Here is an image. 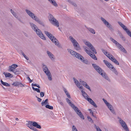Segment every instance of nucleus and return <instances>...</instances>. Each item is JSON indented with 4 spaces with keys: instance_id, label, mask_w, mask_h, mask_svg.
<instances>
[{
    "instance_id": "f257e3e1",
    "label": "nucleus",
    "mask_w": 131,
    "mask_h": 131,
    "mask_svg": "<svg viewBox=\"0 0 131 131\" xmlns=\"http://www.w3.org/2000/svg\"><path fill=\"white\" fill-rule=\"evenodd\" d=\"M92 65L94 68L99 74L106 79L108 81H110V79L106 73L99 66L94 63H93Z\"/></svg>"
},
{
    "instance_id": "f03ea898",
    "label": "nucleus",
    "mask_w": 131,
    "mask_h": 131,
    "mask_svg": "<svg viewBox=\"0 0 131 131\" xmlns=\"http://www.w3.org/2000/svg\"><path fill=\"white\" fill-rule=\"evenodd\" d=\"M25 11L27 13L32 19L35 20L38 24L42 25L43 26H45L43 22L41 21L33 13L28 9H26Z\"/></svg>"
},
{
    "instance_id": "7ed1b4c3",
    "label": "nucleus",
    "mask_w": 131,
    "mask_h": 131,
    "mask_svg": "<svg viewBox=\"0 0 131 131\" xmlns=\"http://www.w3.org/2000/svg\"><path fill=\"white\" fill-rule=\"evenodd\" d=\"M44 32L46 35L59 48H61V45L59 44L58 41L54 36L47 31H45Z\"/></svg>"
},
{
    "instance_id": "20e7f679",
    "label": "nucleus",
    "mask_w": 131,
    "mask_h": 131,
    "mask_svg": "<svg viewBox=\"0 0 131 131\" xmlns=\"http://www.w3.org/2000/svg\"><path fill=\"white\" fill-rule=\"evenodd\" d=\"M103 62L107 67L113 72L116 75H118V72L116 69L111 63L105 60H104Z\"/></svg>"
},
{
    "instance_id": "39448f33",
    "label": "nucleus",
    "mask_w": 131,
    "mask_h": 131,
    "mask_svg": "<svg viewBox=\"0 0 131 131\" xmlns=\"http://www.w3.org/2000/svg\"><path fill=\"white\" fill-rule=\"evenodd\" d=\"M69 39L72 43L74 49L77 50L81 49V48L78 42L72 37L70 36Z\"/></svg>"
},
{
    "instance_id": "423d86ee",
    "label": "nucleus",
    "mask_w": 131,
    "mask_h": 131,
    "mask_svg": "<svg viewBox=\"0 0 131 131\" xmlns=\"http://www.w3.org/2000/svg\"><path fill=\"white\" fill-rule=\"evenodd\" d=\"M75 111L77 114L79 115L81 118L84 119V116L82 113L80 112V110L76 106L73 104H72L70 106Z\"/></svg>"
},
{
    "instance_id": "0eeeda50",
    "label": "nucleus",
    "mask_w": 131,
    "mask_h": 131,
    "mask_svg": "<svg viewBox=\"0 0 131 131\" xmlns=\"http://www.w3.org/2000/svg\"><path fill=\"white\" fill-rule=\"evenodd\" d=\"M117 118L119 119V122L123 129L126 131H129L128 127L125 122L119 117H118Z\"/></svg>"
},
{
    "instance_id": "6e6552de",
    "label": "nucleus",
    "mask_w": 131,
    "mask_h": 131,
    "mask_svg": "<svg viewBox=\"0 0 131 131\" xmlns=\"http://www.w3.org/2000/svg\"><path fill=\"white\" fill-rule=\"evenodd\" d=\"M101 20L103 21L104 24L111 31H113L114 30L112 26L103 17L101 18Z\"/></svg>"
},
{
    "instance_id": "1a4fd4ad",
    "label": "nucleus",
    "mask_w": 131,
    "mask_h": 131,
    "mask_svg": "<svg viewBox=\"0 0 131 131\" xmlns=\"http://www.w3.org/2000/svg\"><path fill=\"white\" fill-rule=\"evenodd\" d=\"M83 42L88 47H89V48L93 52L96 54V50L94 47L93 45L89 41H86L85 40H83Z\"/></svg>"
},
{
    "instance_id": "9d476101",
    "label": "nucleus",
    "mask_w": 131,
    "mask_h": 131,
    "mask_svg": "<svg viewBox=\"0 0 131 131\" xmlns=\"http://www.w3.org/2000/svg\"><path fill=\"white\" fill-rule=\"evenodd\" d=\"M37 34L41 38L43 39L44 40H46V38L45 36L42 34L41 30L38 28L35 31Z\"/></svg>"
},
{
    "instance_id": "9b49d317",
    "label": "nucleus",
    "mask_w": 131,
    "mask_h": 131,
    "mask_svg": "<svg viewBox=\"0 0 131 131\" xmlns=\"http://www.w3.org/2000/svg\"><path fill=\"white\" fill-rule=\"evenodd\" d=\"M10 11L11 13L14 16L17 18L21 23L22 24H24V23L20 18H18L17 14L12 9L10 10Z\"/></svg>"
},
{
    "instance_id": "f8f14e48",
    "label": "nucleus",
    "mask_w": 131,
    "mask_h": 131,
    "mask_svg": "<svg viewBox=\"0 0 131 131\" xmlns=\"http://www.w3.org/2000/svg\"><path fill=\"white\" fill-rule=\"evenodd\" d=\"M79 59L81 61V62L85 63L86 64L89 65L90 64L89 62L86 59H84V57L81 55Z\"/></svg>"
},
{
    "instance_id": "ddd939ff",
    "label": "nucleus",
    "mask_w": 131,
    "mask_h": 131,
    "mask_svg": "<svg viewBox=\"0 0 131 131\" xmlns=\"http://www.w3.org/2000/svg\"><path fill=\"white\" fill-rule=\"evenodd\" d=\"M12 85L14 86H19L20 87H23L25 86L21 82H16L13 83Z\"/></svg>"
},
{
    "instance_id": "4468645a",
    "label": "nucleus",
    "mask_w": 131,
    "mask_h": 131,
    "mask_svg": "<svg viewBox=\"0 0 131 131\" xmlns=\"http://www.w3.org/2000/svg\"><path fill=\"white\" fill-rule=\"evenodd\" d=\"M53 26L58 27L59 26V23L55 18L50 22Z\"/></svg>"
},
{
    "instance_id": "2eb2a0df",
    "label": "nucleus",
    "mask_w": 131,
    "mask_h": 131,
    "mask_svg": "<svg viewBox=\"0 0 131 131\" xmlns=\"http://www.w3.org/2000/svg\"><path fill=\"white\" fill-rule=\"evenodd\" d=\"M71 54L73 56L75 57L78 59L81 56V55L79 53L73 50Z\"/></svg>"
},
{
    "instance_id": "dca6fc26",
    "label": "nucleus",
    "mask_w": 131,
    "mask_h": 131,
    "mask_svg": "<svg viewBox=\"0 0 131 131\" xmlns=\"http://www.w3.org/2000/svg\"><path fill=\"white\" fill-rule=\"evenodd\" d=\"M90 102V103L92 105H93L96 108L97 107V105H96L94 101H93L92 99L89 97H87L86 99Z\"/></svg>"
},
{
    "instance_id": "f3484780",
    "label": "nucleus",
    "mask_w": 131,
    "mask_h": 131,
    "mask_svg": "<svg viewBox=\"0 0 131 131\" xmlns=\"http://www.w3.org/2000/svg\"><path fill=\"white\" fill-rule=\"evenodd\" d=\"M29 24L32 29L35 31L38 28L37 27L35 24L31 23H30Z\"/></svg>"
},
{
    "instance_id": "a211bd4d",
    "label": "nucleus",
    "mask_w": 131,
    "mask_h": 131,
    "mask_svg": "<svg viewBox=\"0 0 131 131\" xmlns=\"http://www.w3.org/2000/svg\"><path fill=\"white\" fill-rule=\"evenodd\" d=\"M47 53L51 60H53L55 59L54 56L49 51H47Z\"/></svg>"
},
{
    "instance_id": "6ab92c4d",
    "label": "nucleus",
    "mask_w": 131,
    "mask_h": 131,
    "mask_svg": "<svg viewBox=\"0 0 131 131\" xmlns=\"http://www.w3.org/2000/svg\"><path fill=\"white\" fill-rule=\"evenodd\" d=\"M118 23L121 26L122 28L125 31H126L129 29L127 28V27L125 26L122 23L118 21Z\"/></svg>"
},
{
    "instance_id": "aec40b11",
    "label": "nucleus",
    "mask_w": 131,
    "mask_h": 131,
    "mask_svg": "<svg viewBox=\"0 0 131 131\" xmlns=\"http://www.w3.org/2000/svg\"><path fill=\"white\" fill-rule=\"evenodd\" d=\"M118 45H119L117 47V48L122 52H123L124 53H126L127 52L126 51L123 46L120 44L119 45L118 44Z\"/></svg>"
},
{
    "instance_id": "412c9836",
    "label": "nucleus",
    "mask_w": 131,
    "mask_h": 131,
    "mask_svg": "<svg viewBox=\"0 0 131 131\" xmlns=\"http://www.w3.org/2000/svg\"><path fill=\"white\" fill-rule=\"evenodd\" d=\"M110 111L114 114L115 113V112L112 106L110 104L106 105Z\"/></svg>"
},
{
    "instance_id": "4be33fe9",
    "label": "nucleus",
    "mask_w": 131,
    "mask_h": 131,
    "mask_svg": "<svg viewBox=\"0 0 131 131\" xmlns=\"http://www.w3.org/2000/svg\"><path fill=\"white\" fill-rule=\"evenodd\" d=\"M34 121H28V123L26 124V125L30 129L33 126V123Z\"/></svg>"
},
{
    "instance_id": "5701e85b",
    "label": "nucleus",
    "mask_w": 131,
    "mask_h": 131,
    "mask_svg": "<svg viewBox=\"0 0 131 131\" xmlns=\"http://www.w3.org/2000/svg\"><path fill=\"white\" fill-rule=\"evenodd\" d=\"M9 71H12L14 72L15 74H19L20 72L19 71H17L16 69H10L9 70H8Z\"/></svg>"
},
{
    "instance_id": "b1692460",
    "label": "nucleus",
    "mask_w": 131,
    "mask_h": 131,
    "mask_svg": "<svg viewBox=\"0 0 131 131\" xmlns=\"http://www.w3.org/2000/svg\"><path fill=\"white\" fill-rule=\"evenodd\" d=\"M110 59L116 64L118 65H119V63L118 61L113 57V56H112V57H111Z\"/></svg>"
},
{
    "instance_id": "393cba45",
    "label": "nucleus",
    "mask_w": 131,
    "mask_h": 131,
    "mask_svg": "<svg viewBox=\"0 0 131 131\" xmlns=\"http://www.w3.org/2000/svg\"><path fill=\"white\" fill-rule=\"evenodd\" d=\"M49 15L48 16V18L49 21L50 22H51L53 19L54 20L55 18L51 14L49 13L48 14Z\"/></svg>"
},
{
    "instance_id": "a878e982",
    "label": "nucleus",
    "mask_w": 131,
    "mask_h": 131,
    "mask_svg": "<svg viewBox=\"0 0 131 131\" xmlns=\"http://www.w3.org/2000/svg\"><path fill=\"white\" fill-rule=\"evenodd\" d=\"M3 74L5 75L6 78L9 77L11 78L13 77V75L9 73H5V72H4L3 73Z\"/></svg>"
},
{
    "instance_id": "bb28decb",
    "label": "nucleus",
    "mask_w": 131,
    "mask_h": 131,
    "mask_svg": "<svg viewBox=\"0 0 131 131\" xmlns=\"http://www.w3.org/2000/svg\"><path fill=\"white\" fill-rule=\"evenodd\" d=\"M33 126L38 128L41 129V128L40 125L38 124L36 122H35L33 123Z\"/></svg>"
},
{
    "instance_id": "cd10ccee",
    "label": "nucleus",
    "mask_w": 131,
    "mask_h": 131,
    "mask_svg": "<svg viewBox=\"0 0 131 131\" xmlns=\"http://www.w3.org/2000/svg\"><path fill=\"white\" fill-rule=\"evenodd\" d=\"M110 40L114 44H115L116 46H117V47L119 45L118 44H120L117 42L116 40H115V39H114L112 37H111L110 38Z\"/></svg>"
},
{
    "instance_id": "c85d7f7f",
    "label": "nucleus",
    "mask_w": 131,
    "mask_h": 131,
    "mask_svg": "<svg viewBox=\"0 0 131 131\" xmlns=\"http://www.w3.org/2000/svg\"><path fill=\"white\" fill-rule=\"evenodd\" d=\"M85 27L90 31L93 34H95V30L93 28H91L85 26Z\"/></svg>"
},
{
    "instance_id": "c756f323",
    "label": "nucleus",
    "mask_w": 131,
    "mask_h": 131,
    "mask_svg": "<svg viewBox=\"0 0 131 131\" xmlns=\"http://www.w3.org/2000/svg\"><path fill=\"white\" fill-rule=\"evenodd\" d=\"M18 66L17 64H13L12 66H9V68L8 70H9L10 69H15Z\"/></svg>"
},
{
    "instance_id": "7c9ffc66",
    "label": "nucleus",
    "mask_w": 131,
    "mask_h": 131,
    "mask_svg": "<svg viewBox=\"0 0 131 131\" xmlns=\"http://www.w3.org/2000/svg\"><path fill=\"white\" fill-rule=\"evenodd\" d=\"M1 84L4 86H10V84L7 83L3 82L2 80H1Z\"/></svg>"
},
{
    "instance_id": "2f4dec72",
    "label": "nucleus",
    "mask_w": 131,
    "mask_h": 131,
    "mask_svg": "<svg viewBox=\"0 0 131 131\" xmlns=\"http://www.w3.org/2000/svg\"><path fill=\"white\" fill-rule=\"evenodd\" d=\"M43 70L44 71H47L48 70H49L47 66L46 65H44L43 64H42Z\"/></svg>"
},
{
    "instance_id": "473e14b6",
    "label": "nucleus",
    "mask_w": 131,
    "mask_h": 131,
    "mask_svg": "<svg viewBox=\"0 0 131 131\" xmlns=\"http://www.w3.org/2000/svg\"><path fill=\"white\" fill-rule=\"evenodd\" d=\"M50 1L51 3H52L53 5L56 7L58 6V5L57 4L56 2L54 1V0H49Z\"/></svg>"
},
{
    "instance_id": "72a5a7b5",
    "label": "nucleus",
    "mask_w": 131,
    "mask_h": 131,
    "mask_svg": "<svg viewBox=\"0 0 131 131\" xmlns=\"http://www.w3.org/2000/svg\"><path fill=\"white\" fill-rule=\"evenodd\" d=\"M90 56L91 58H92L94 60H97V58H96V56L93 53L91 54H90Z\"/></svg>"
},
{
    "instance_id": "f704fd0d",
    "label": "nucleus",
    "mask_w": 131,
    "mask_h": 131,
    "mask_svg": "<svg viewBox=\"0 0 131 131\" xmlns=\"http://www.w3.org/2000/svg\"><path fill=\"white\" fill-rule=\"evenodd\" d=\"M66 100L67 103L69 104L70 106H71V105L72 104H73L71 102V101L68 98H66Z\"/></svg>"
},
{
    "instance_id": "c9c22d12",
    "label": "nucleus",
    "mask_w": 131,
    "mask_h": 131,
    "mask_svg": "<svg viewBox=\"0 0 131 131\" xmlns=\"http://www.w3.org/2000/svg\"><path fill=\"white\" fill-rule=\"evenodd\" d=\"M81 92L83 96L84 97V98L85 99H86V97H87V96L88 95L87 94H86L84 91L83 90H82L81 91Z\"/></svg>"
},
{
    "instance_id": "e433bc0d",
    "label": "nucleus",
    "mask_w": 131,
    "mask_h": 131,
    "mask_svg": "<svg viewBox=\"0 0 131 131\" xmlns=\"http://www.w3.org/2000/svg\"><path fill=\"white\" fill-rule=\"evenodd\" d=\"M48 99H47L45 100L44 102H42L41 104L42 106H43L44 104L48 103Z\"/></svg>"
},
{
    "instance_id": "4c0bfd02",
    "label": "nucleus",
    "mask_w": 131,
    "mask_h": 131,
    "mask_svg": "<svg viewBox=\"0 0 131 131\" xmlns=\"http://www.w3.org/2000/svg\"><path fill=\"white\" fill-rule=\"evenodd\" d=\"M46 107L48 108L49 109L52 110L53 109V106H51L49 105H47L46 106Z\"/></svg>"
},
{
    "instance_id": "58836bf2",
    "label": "nucleus",
    "mask_w": 131,
    "mask_h": 131,
    "mask_svg": "<svg viewBox=\"0 0 131 131\" xmlns=\"http://www.w3.org/2000/svg\"><path fill=\"white\" fill-rule=\"evenodd\" d=\"M32 88L34 90L36 91L38 93L40 92V90L39 89L37 88H35L33 87H32Z\"/></svg>"
},
{
    "instance_id": "ea45409f",
    "label": "nucleus",
    "mask_w": 131,
    "mask_h": 131,
    "mask_svg": "<svg viewBox=\"0 0 131 131\" xmlns=\"http://www.w3.org/2000/svg\"><path fill=\"white\" fill-rule=\"evenodd\" d=\"M47 76L48 77V80H49L51 81L52 80V76L51 73L50 74H49L48 75H47Z\"/></svg>"
},
{
    "instance_id": "a19ab883",
    "label": "nucleus",
    "mask_w": 131,
    "mask_h": 131,
    "mask_svg": "<svg viewBox=\"0 0 131 131\" xmlns=\"http://www.w3.org/2000/svg\"><path fill=\"white\" fill-rule=\"evenodd\" d=\"M126 32L127 34L131 37V32L128 29L127 31H126Z\"/></svg>"
},
{
    "instance_id": "79ce46f5",
    "label": "nucleus",
    "mask_w": 131,
    "mask_h": 131,
    "mask_svg": "<svg viewBox=\"0 0 131 131\" xmlns=\"http://www.w3.org/2000/svg\"><path fill=\"white\" fill-rule=\"evenodd\" d=\"M44 72L46 74L47 76L51 73L49 70H48L47 71H45Z\"/></svg>"
},
{
    "instance_id": "37998d69",
    "label": "nucleus",
    "mask_w": 131,
    "mask_h": 131,
    "mask_svg": "<svg viewBox=\"0 0 131 131\" xmlns=\"http://www.w3.org/2000/svg\"><path fill=\"white\" fill-rule=\"evenodd\" d=\"M102 52L105 55H106V54H107V52L106 50H104L103 49H102Z\"/></svg>"
},
{
    "instance_id": "c03bdc74",
    "label": "nucleus",
    "mask_w": 131,
    "mask_h": 131,
    "mask_svg": "<svg viewBox=\"0 0 131 131\" xmlns=\"http://www.w3.org/2000/svg\"><path fill=\"white\" fill-rule=\"evenodd\" d=\"M84 86L87 89H88L90 91H91V90L90 87L88 84H85V85Z\"/></svg>"
},
{
    "instance_id": "a18cd8bd",
    "label": "nucleus",
    "mask_w": 131,
    "mask_h": 131,
    "mask_svg": "<svg viewBox=\"0 0 131 131\" xmlns=\"http://www.w3.org/2000/svg\"><path fill=\"white\" fill-rule=\"evenodd\" d=\"M31 85L32 86H36L37 87H38L39 88H40V87L39 85L37 84H34L33 83H32L31 84Z\"/></svg>"
},
{
    "instance_id": "49530a36",
    "label": "nucleus",
    "mask_w": 131,
    "mask_h": 131,
    "mask_svg": "<svg viewBox=\"0 0 131 131\" xmlns=\"http://www.w3.org/2000/svg\"><path fill=\"white\" fill-rule=\"evenodd\" d=\"M105 55L106 56L110 59H111V57H112V56H113L111 54L110 55V54L108 53L106 54V55Z\"/></svg>"
},
{
    "instance_id": "de8ad7c7",
    "label": "nucleus",
    "mask_w": 131,
    "mask_h": 131,
    "mask_svg": "<svg viewBox=\"0 0 131 131\" xmlns=\"http://www.w3.org/2000/svg\"><path fill=\"white\" fill-rule=\"evenodd\" d=\"M73 79L76 85L79 82L78 80L74 78H73Z\"/></svg>"
},
{
    "instance_id": "09e8293b",
    "label": "nucleus",
    "mask_w": 131,
    "mask_h": 131,
    "mask_svg": "<svg viewBox=\"0 0 131 131\" xmlns=\"http://www.w3.org/2000/svg\"><path fill=\"white\" fill-rule=\"evenodd\" d=\"M80 82L84 86L85 84H86V83L85 82H84L83 81H80Z\"/></svg>"
},
{
    "instance_id": "8fccbe9b",
    "label": "nucleus",
    "mask_w": 131,
    "mask_h": 131,
    "mask_svg": "<svg viewBox=\"0 0 131 131\" xmlns=\"http://www.w3.org/2000/svg\"><path fill=\"white\" fill-rule=\"evenodd\" d=\"M103 100L105 103L106 104V105H107L108 104H109V103H109L105 99H103Z\"/></svg>"
},
{
    "instance_id": "3c124183",
    "label": "nucleus",
    "mask_w": 131,
    "mask_h": 131,
    "mask_svg": "<svg viewBox=\"0 0 131 131\" xmlns=\"http://www.w3.org/2000/svg\"><path fill=\"white\" fill-rule=\"evenodd\" d=\"M30 129L35 131H38V130L34 126H34H33Z\"/></svg>"
},
{
    "instance_id": "603ef678",
    "label": "nucleus",
    "mask_w": 131,
    "mask_h": 131,
    "mask_svg": "<svg viewBox=\"0 0 131 131\" xmlns=\"http://www.w3.org/2000/svg\"><path fill=\"white\" fill-rule=\"evenodd\" d=\"M88 110H89L90 112V113L92 114V115L93 117H95L93 115V112L92 111V110L91 109H89Z\"/></svg>"
},
{
    "instance_id": "864d4df0",
    "label": "nucleus",
    "mask_w": 131,
    "mask_h": 131,
    "mask_svg": "<svg viewBox=\"0 0 131 131\" xmlns=\"http://www.w3.org/2000/svg\"><path fill=\"white\" fill-rule=\"evenodd\" d=\"M87 118L90 122H91L92 121V122H93V121L92 120V118L90 116H88L87 117Z\"/></svg>"
},
{
    "instance_id": "5fc2aeb1",
    "label": "nucleus",
    "mask_w": 131,
    "mask_h": 131,
    "mask_svg": "<svg viewBox=\"0 0 131 131\" xmlns=\"http://www.w3.org/2000/svg\"><path fill=\"white\" fill-rule=\"evenodd\" d=\"M77 130V129H76V127H75V126H74V125H73V126L72 127V131H75L76 130Z\"/></svg>"
},
{
    "instance_id": "6e6d98bb",
    "label": "nucleus",
    "mask_w": 131,
    "mask_h": 131,
    "mask_svg": "<svg viewBox=\"0 0 131 131\" xmlns=\"http://www.w3.org/2000/svg\"><path fill=\"white\" fill-rule=\"evenodd\" d=\"M40 95L41 97H43L44 95V93L43 92H40Z\"/></svg>"
},
{
    "instance_id": "4d7b16f0",
    "label": "nucleus",
    "mask_w": 131,
    "mask_h": 131,
    "mask_svg": "<svg viewBox=\"0 0 131 131\" xmlns=\"http://www.w3.org/2000/svg\"><path fill=\"white\" fill-rule=\"evenodd\" d=\"M119 36H120V37L121 38H122L123 36V35L120 32H119L118 33Z\"/></svg>"
},
{
    "instance_id": "13d9d810",
    "label": "nucleus",
    "mask_w": 131,
    "mask_h": 131,
    "mask_svg": "<svg viewBox=\"0 0 131 131\" xmlns=\"http://www.w3.org/2000/svg\"><path fill=\"white\" fill-rule=\"evenodd\" d=\"M67 50H68V51L69 53H70V54H71V53H72V52L73 51V50H72L70 49H67Z\"/></svg>"
},
{
    "instance_id": "bf43d9fd",
    "label": "nucleus",
    "mask_w": 131,
    "mask_h": 131,
    "mask_svg": "<svg viewBox=\"0 0 131 131\" xmlns=\"http://www.w3.org/2000/svg\"><path fill=\"white\" fill-rule=\"evenodd\" d=\"M27 79L29 81L30 83H31L32 82V80H31L29 77H27Z\"/></svg>"
},
{
    "instance_id": "052dcab7",
    "label": "nucleus",
    "mask_w": 131,
    "mask_h": 131,
    "mask_svg": "<svg viewBox=\"0 0 131 131\" xmlns=\"http://www.w3.org/2000/svg\"><path fill=\"white\" fill-rule=\"evenodd\" d=\"M63 90L64 91V92L65 93H66H66H68V91L65 88H64L63 89Z\"/></svg>"
},
{
    "instance_id": "680f3d73",
    "label": "nucleus",
    "mask_w": 131,
    "mask_h": 131,
    "mask_svg": "<svg viewBox=\"0 0 131 131\" xmlns=\"http://www.w3.org/2000/svg\"><path fill=\"white\" fill-rule=\"evenodd\" d=\"M36 97L37 98V100L39 102H40L41 101V99L40 98L38 97L37 96H36Z\"/></svg>"
},
{
    "instance_id": "e2e57ef3",
    "label": "nucleus",
    "mask_w": 131,
    "mask_h": 131,
    "mask_svg": "<svg viewBox=\"0 0 131 131\" xmlns=\"http://www.w3.org/2000/svg\"><path fill=\"white\" fill-rule=\"evenodd\" d=\"M66 95H67V97L69 98H71V97H70V94H69V93H66Z\"/></svg>"
},
{
    "instance_id": "0e129e2a",
    "label": "nucleus",
    "mask_w": 131,
    "mask_h": 131,
    "mask_svg": "<svg viewBox=\"0 0 131 131\" xmlns=\"http://www.w3.org/2000/svg\"><path fill=\"white\" fill-rule=\"evenodd\" d=\"M71 5H72L75 7H77V4L74 2H73L72 3Z\"/></svg>"
},
{
    "instance_id": "69168bd1",
    "label": "nucleus",
    "mask_w": 131,
    "mask_h": 131,
    "mask_svg": "<svg viewBox=\"0 0 131 131\" xmlns=\"http://www.w3.org/2000/svg\"><path fill=\"white\" fill-rule=\"evenodd\" d=\"M68 2H69V3L70 4H72V3L73 2L70 0H69L68 1Z\"/></svg>"
},
{
    "instance_id": "338daca9",
    "label": "nucleus",
    "mask_w": 131,
    "mask_h": 131,
    "mask_svg": "<svg viewBox=\"0 0 131 131\" xmlns=\"http://www.w3.org/2000/svg\"><path fill=\"white\" fill-rule=\"evenodd\" d=\"M24 57L27 60H28L29 59V58L27 57L25 54L24 55Z\"/></svg>"
},
{
    "instance_id": "774afa93",
    "label": "nucleus",
    "mask_w": 131,
    "mask_h": 131,
    "mask_svg": "<svg viewBox=\"0 0 131 131\" xmlns=\"http://www.w3.org/2000/svg\"><path fill=\"white\" fill-rule=\"evenodd\" d=\"M96 128L97 131H102L99 127H96Z\"/></svg>"
}]
</instances>
